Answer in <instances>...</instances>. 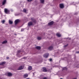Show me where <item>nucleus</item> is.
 <instances>
[{
    "label": "nucleus",
    "instance_id": "nucleus-29",
    "mask_svg": "<svg viewBox=\"0 0 79 79\" xmlns=\"http://www.w3.org/2000/svg\"><path fill=\"white\" fill-rule=\"evenodd\" d=\"M6 58H7V59H9V57H7Z\"/></svg>",
    "mask_w": 79,
    "mask_h": 79
},
{
    "label": "nucleus",
    "instance_id": "nucleus-21",
    "mask_svg": "<svg viewBox=\"0 0 79 79\" xmlns=\"http://www.w3.org/2000/svg\"><path fill=\"white\" fill-rule=\"evenodd\" d=\"M41 37H38L37 38V39L38 40H41Z\"/></svg>",
    "mask_w": 79,
    "mask_h": 79
},
{
    "label": "nucleus",
    "instance_id": "nucleus-24",
    "mask_svg": "<svg viewBox=\"0 0 79 79\" xmlns=\"http://www.w3.org/2000/svg\"><path fill=\"white\" fill-rule=\"evenodd\" d=\"M32 0H27L28 2H31Z\"/></svg>",
    "mask_w": 79,
    "mask_h": 79
},
{
    "label": "nucleus",
    "instance_id": "nucleus-14",
    "mask_svg": "<svg viewBox=\"0 0 79 79\" xmlns=\"http://www.w3.org/2000/svg\"><path fill=\"white\" fill-rule=\"evenodd\" d=\"M35 48L37 50H40V46H37L35 47Z\"/></svg>",
    "mask_w": 79,
    "mask_h": 79
},
{
    "label": "nucleus",
    "instance_id": "nucleus-15",
    "mask_svg": "<svg viewBox=\"0 0 79 79\" xmlns=\"http://www.w3.org/2000/svg\"><path fill=\"white\" fill-rule=\"evenodd\" d=\"M56 35L57 36V37H61V34H60L59 33H57L56 34Z\"/></svg>",
    "mask_w": 79,
    "mask_h": 79
},
{
    "label": "nucleus",
    "instance_id": "nucleus-12",
    "mask_svg": "<svg viewBox=\"0 0 79 79\" xmlns=\"http://www.w3.org/2000/svg\"><path fill=\"white\" fill-rule=\"evenodd\" d=\"M9 22L10 24H13V21H11L10 20H9Z\"/></svg>",
    "mask_w": 79,
    "mask_h": 79
},
{
    "label": "nucleus",
    "instance_id": "nucleus-20",
    "mask_svg": "<svg viewBox=\"0 0 79 79\" xmlns=\"http://www.w3.org/2000/svg\"><path fill=\"white\" fill-rule=\"evenodd\" d=\"M40 2L42 3H44V0H40Z\"/></svg>",
    "mask_w": 79,
    "mask_h": 79
},
{
    "label": "nucleus",
    "instance_id": "nucleus-3",
    "mask_svg": "<svg viewBox=\"0 0 79 79\" xmlns=\"http://www.w3.org/2000/svg\"><path fill=\"white\" fill-rule=\"evenodd\" d=\"M20 21H19V19L16 20L15 22V25H16V24H18V23H19Z\"/></svg>",
    "mask_w": 79,
    "mask_h": 79
},
{
    "label": "nucleus",
    "instance_id": "nucleus-7",
    "mask_svg": "<svg viewBox=\"0 0 79 79\" xmlns=\"http://www.w3.org/2000/svg\"><path fill=\"white\" fill-rule=\"evenodd\" d=\"M6 74H7L8 76H12V73H6Z\"/></svg>",
    "mask_w": 79,
    "mask_h": 79
},
{
    "label": "nucleus",
    "instance_id": "nucleus-30",
    "mask_svg": "<svg viewBox=\"0 0 79 79\" xmlns=\"http://www.w3.org/2000/svg\"><path fill=\"white\" fill-rule=\"evenodd\" d=\"M24 59H26V57H24Z\"/></svg>",
    "mask_w": 79,
    "mask_h": 79
},
{
    "label": "nucleus",
    "instance_id": "nucleus-23",
    "mask_svg": "<svg viewBox=\"0 0 79 79\" xmlns=\"http://www.w3.org/2000/svg\"><path fill=\"white\" fill-rule=\"evenodd\" d=\"M63 70H67V68H66V67L63 68Z\"/></svg>",
    "mask_w": 79,
    "mask_h": 79
},
{
    "label": "nucleus",
    "instance_id": "nucleus-2",
    "mask_svg": "<svg viewBox=\"0 0 79 79\" xmlns=\"http://www.w3.org/2000/svg\"><path fill=\"white\" fill-rule=\"evenodd\" d=\"M4 11L5 13H6V14H8L10 13V10L7 9H5Z\"/></svg>",
    "mask_w": 79,
    "mask_h": 79
},
{
    "label": "nucleus",
    "instance_id": "nucleus-18",
    "mask_svg": "<svg viewBox=\"0 0 79 79\" xmlns=\"http://www.w3.org/2000/svg\"><path fill=\"white\" fill-rule=\"evenodd\" d=\"M23 11L24 12V13H26V12H27V10H26V9H24L23 10Z\"/></svg>",
    "mask_w": 79,
    "mask_h": 79
},
{
    "label": "nucleus",
    "instance_id": "nucleus-25",
    "mask_svg": "<svg viewBox=\"0 0 79 79\" xmlns=\"http://www.w3.org/2000/svg\"><path fill=\"white\" fill-rule=\"evenodd\" d=\"M24 31V29H23V28L21 30V31Z\"/></svg>",
    "mask_w": 79,
    "mask_h": 79
},
{
    "label": "nucleus",
    "instance_id": "nucleus-8",
    "mask_svg": "<svg viewBox=\"0 0 79 79\" xmlns=\"http://www.w3.org/2000/svg\"><path fill=\"white\" fill-rule=\"evenodd\" d=\"M43 71L44 72H47L48 71L46 69V68L45 67L43 68Z\"/></svg>",
    "mask_w": 79,
    "mask_h": 79
},
{
    "label": "nucleus",
    "instance_id": "nucleus-22",
    "mask_svg": "<svg viewBox=\"0 0 79 79\" xmlns=\"http://www.w3.org/2000/svg\"><path fill=\"white\" fill-rule=\"evenodd\" d=\"M2 23L3 24H4V23H5V20H3L2 21H1Z\"/></svg>",
    "mask_w": 79,
    "mask_h": 79
},
{
    "label": "nucleus",
    "instance_id": "nucleus-19",
    "mask_svg": "<svg viewBox=\"0 0 79 79\" xmlns=\"http://www.w3.org/2000/svg\"><path fill=\"white\" fill-rule=\"evenodd\" d=\"M28 69L29 70H31V69H32V67H31V66H29L28 67Z\"/></svg>",
    "mask_w": 79,
    "mask_h": 79
},
{
    "label": "nucleus",
    "instance_id": "nucleus-33",
    "mask_svg": "<svg viewBox=\"0 0 79 79\" xmlns=\"http://www.w3.org/2000/svg\"><path fill=\"white\" fill-rule=\"evenodd\" d=\"M60 79H63V78H60Z\"/></svg>",
    "mask_w": 79,
    "mask_h": 79
},
{
    "label": "nucleus",
    "instance_id": "nucleus-11",
    "mask_svg": "<svg viewBox=\"0 0 79 79\" xmlns=\"http://www.w3.org/2000/svg\"><path fill=\"white\" fill-rule=\"evenodd\" d=\"M5 63H6L5 62H3L0 63V65H3L5 64Z\"/></svg>",
    "mask_w": 79,
    "mask_h": 79
},
{
    "label": "nucleus",
    "instance_id": "nucleus-6",
    "mask_svg": "<svg viewBox=\"0 0 79 79\" xmlns=\"http://www.w3.org/2000/svg\"><path fill=\"white\" fill-rule=\"evenodd\" d=\"M60 8H64V5L63 4H60Z\"/></svg>",
    "mask_w": 79,
    "mask_h": 79
},
{
    "label": "nucleus",
    "instance_id": "nucleus-13",
    "mask_svg": "<svg viewBox=\"0 0 79 79\" xmlns=\"http://www.w3.org/2000/svg\"><path fill=\"white\" fill-rule=\"evenodd\" d=\"M7 43V41L5 40L3 41L2 42V44H6Z\"/></svg>",
    "mask_w": 79,
    "mask_h": 79
},
{
    "label": "nucleus",
    "instance_id": "nucleus-32",
    "mask_svg": "<svg viewBox=\"0 0 79 79\" xmlns=\"http://www.w3.org/2000/svg\"><path fill=\"white\" fill-rule=\"evenodd\" d=\"M26 79H30L29 78H26Z\"/></svg>",
    "mask_w": 79,
    "mask_h": 79
},
{
    "label": "nucleus",
    "instance_id": "nucleus-26",
    "mask_svg": "<svg viewBox=\"0 0 79 79\" xmlns=\"http://www.w3.org/2000/svg\"><path fill=\"white\" fill-rule=\"evenodd\" d=\"M49 60L50 61H51L52 60V59H49Z\"/></svg>",
    "mask_w": 79,
    "mask_h": 79
},
{
    "label": "nucleus",
    "instance_id": "nucleus-28",
    "mask_svg": "<svg viewBox=\"0 0 79 79\" xmlns=\"http://www.w3.org/2000/svg\"><path fill=\"white\" fill-rule=\"evenodd\" d=\"M43 79H47V78L46 77H44Z\"/></svg>",
    "mask_w": 79,
    "mask_h": 79
},
{
    "label": "nucleus",
    "instance_id": "nucleus-10",
    "mask_svg": "<svg viewBox=\"0 0 79 79\" xmlns=\"http://www.w3.org/2000/svg\"><path fill=\"white\" fill-rule=\"evenodd\" d=\"M28 76V74H25L24 75V78H26V77H27Z\"/></svg>",
    "mask_w": 79,
    "mask_h": 79
},
{
    "label": "nucleus",
    "instance_id": "nucleus-4",
    "mask_svg": "<svg viewBox=\"0 0 79 79\" xmlns=\"http://www.w3.org/2000/svg\"><path fill=\"white\" fill-rule=\"evenodd\" d=\"M48 56V53L45 54L43 56L44 57V58H47Z\"/></svg>",
    "mask_w": 79,
    "mask_h": 79
},
{
    "label": "nucleus",
    "instance_id": "nucleus-16",
    "mask_svg": "<svg viewBox=\"0 0 79 79\" xmlns=\"http://www.w3.org/2000/svg\"><path fill=\"white\" fill-rule=\"evenodd\" d=\"M52 49H53V47H52V46H50L48 48V49L49 50H51Z\"/></svg>",
    "mask_w": 79,
    "mask_h": 79
},
{
    "label": "nucleus",
    "instance_id": "nucleus-5",
    "mask_svg": "<svg viewBox=\"0 0 79 79\" xmlns=\"http://www.w3.org/2000/svg\"><path fill=\"white\" fill-rule=\"evenodd\" d=\"M23 68H24V66H21L19 67L18 68V70H21V69H23Z\"/></svg>",
    "mask_w": 79,
    "mask_h": 79
},
{
    "label": "nucleus",
    "instance_id": "nucleus-17",
    "mask_svg": "<svg viewBox=\"0 0 79 79\" xmlns=\"http://www.w3.org/2000/svg\"><path fill=\"white\" fill-rule=\"evenodd\" d=\"M6 3V0H4L2 2V5H5Z\"/></svg>",
    "mask_w": 79,
    "mask_h": 79
},
{
    "label": "nucleus",
    "instance_id": "nucleus-27",
    "mask_svg": "<svg viewBox=\"0 0 79 79\" xmlns=\"http://www.w3.org/2000/svg\"><path fill=\"white\" fill-rule=\"evenodd\" d=\"M76 53H79V51H78V52H76Z\"/></svg>",
    "mask_w": 79,
    "mask_h": 79
},
{
    "label": "nucleus",
    "instance_id": "nucleus-1",
    "mask_svg": "<svg viewBox=\"0 0 79 79\" xmlns=\"http://www.w3.org/2000/svg\"><path fill=\"white\" fill-rule=\"evenodd\" d=\"M31 20L33 21V22H30L28 23V25L29 26H32V25H34V23H36L35 20L33 18H31Z\"/></svg>",
    "mask_w": 79,
    "mask_h": 79
},
{
    "label": "nucleus",
    "instance_id": "nucleus-31",
    "mask_svg": "<svg viewBox=\"0 0 79 79\" xmlns=\"http://www.w3.org/2000/svg\"><path fill=\"white\" fill-rule=\"evenodd\" d=\"M66 46H67V45H65L64 46V47H66Z\"/></svg>",
    "mask_w": 79,
    "mask_h": 79
},
{
    "label": "nucleus",
    "instance_id": "nucleus-9",
    "mask_svg": "<svg viewBox=\"0 0 79 79\" xmlns=\"http://www.w3.org/2000/svg\"><path fill=\"white\" fill-rule=\"evenodd\" d=\"M53 24V21H51L50 23H48V25H49V26H50L51 25H52Z\"/></svg>",
    "mask_w": 79,
    "mask_h": 79
}]
</instances>
